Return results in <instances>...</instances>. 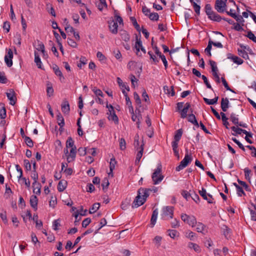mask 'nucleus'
<instances>
[{
	"label": "nucleus",
	"instance_id": "obj_1",
	"mask_svg": "<svg viewBox=\"0 0 256 256\" xmlns=\"http://www.w3.org/2000/svg\"><path fill=\"white\" fill-rule=\"evenodd\" d=\"M130 20L133 26L138 32V34H135L136 42L134 44V49L136 50V53L137 56H142V54L140 52V50H141L142 52H144V48L142 44L140 32H142V34H144V26H142V28H140L139 24L137 22L136 20L134 17L131 16L130 18Z\"/></svg>",
	"mask_w": 256,
	"mask_h": 256
},
{
	"label": "nucleus",
	"instance_id": "obj_2",
	"mask_svg": "<svg viewBox=\"0 0 256 256\" xmlns=\"http://www.w3.org/2000/svg\"><path fill=\"white\" fill-rule=\"evenodd\" d=\"M144 204V188H140L138 191L137 196L135 198L132 204V208H136Z\"/></svg>",
	"mask_w": 256,
	"mask_h": 256
},
{
	"label": "nucleus",
	"instance_id": "obj_3",
	"mask_svg": "<svg viewBox=\"0 0 256 256\" xmlns=\"http://www.w3.org/2000/svg\"><path fill=\"white\" fill-rule=\"evenodd\" d=\"M174 207L172 206H164L162 209L161 217L164 220H168L173 218Z\"/></svg>",
	"mask_w": 256,
	"mask_h": 256
},
{
	"label": "nucleus",
	"instance_id": "obj_4",
	"mask_svg": "<svg viewBox=\"0 0 256 256\" xmlns=\"http://www.w3.org/2000/svg\"><path fill=\"white\" fill-rule=\"evenodd\" d=\"M181 219L184 222L188 224L190 226L194 228L196 226V219L193 215H188L186 214H182L180 216Z\"/></svg>",
	"mask_w": 256,
	"mask_h": 256
},
{
	"label": "nucleus",
	"instance_id": "obj_5",
	"mask_svg": "<svg viewBox=\"0 0 256 256\" xmlns=\"http://www.w3.org/2000/svg\"><path fill=\"white\" fill-rule=\"evenodd\" d=\"M31 177L34 180L32 183L34 187L33 192L36 194H40L41 186L40 183L38 182V174L36 170H33Z\"/></svg>",
	"mask_w": 256,
	"mask_h": 256
},
{
	"label": "nucleus",
	"instance_id": "obj_6",
	"mask_svg": "<svg viewBox=\"0 0 256 256\" xmlns=\"http://www.w3.org/2000/svg\"><path fill=\"white\" fill-rule=\"evenodd\" d=\"M161 165H159L152 174V179L154 184H159L164 178V176L161 173Z\"/></svg>",
	"mask_w": 256,
	"mask_h": 256
},
{
	"label": "nucleus",
	"instance_id": "obj_7",
	"mask_svg": "<svg viewBox=\"0 0 256 256\" xmlns=\"http://www.w3.org/2000/svg\"><path fill=\"white\" fill-rule=\"evenodd\" d=\"M192 161V156L188 153L186 154L184 158L181 161L179 166L176 167V171L179 172L186 168Z\"/></svg>",
	"mask_w": 256,
	"mask_h": 256
},
{
	"label": "nucleus",
	"instance_id": "obj_8",
	"mask_svg": "<svg viewBox=\"0 0 256 256\" xmlns=\"http://www.w3.org/2000/svg\"><path fill=\"white\" fill-rule=\"evenodd\" d=\"M230 120L236 126H240L244 128H246L248 127L246 124L242 122H238V115H237L234 113H232L230 114Z\"/></svg>",
	"mask_w": 256,
	"mask_h": 256
},
{
	"label": "nucleus",
	"instance_id": "obj_9",
	"mask_svg": "<svg viewBox=\"0 0 256 256\" xmlns=\"http://www.w3.org/2000/svg\"><path fill=\"white\" fill-rule=\"evenodd\" d=\"M226 2L222 0H216L214 8L218 12H223L226 11Z\"/></svg>",
	"mask_w": 256,
	"mask_h": 256
},
{
	"label": "nucleus",
	"instance_id": "obj_10",
	"mask_svg": "<svg viewBox=\"0 0 256 256\" xmlns=\"http://www.w3.org/2000/svg\"><path fill=\"white\" fill-rule=\"evenodd\" d=\"M8 98L10 100V104L14 106L16 102V94L13 89H10L8 92H6Z\"/></svg>",
	"mask_w": 256,
	"mask_h": 256
},
{
	"label": "nucleus",
	"instance_id": "obj_11",
	"mask_svg": "<svg viewBox=\"0 0 256 256\" xmlns=\"http://www.w3.org/2000/svg\"><path fill=\"white\" fill-rule=\"evenodd\" d=\"M199 194L204 200H207L208 203L212 204L214 202L212 196L207 194L206 189L202 188V190L199 191Z\"/></svg>",
	"mask_w": 256,
	"mask_h": 256
},
{
	"label": "nucleus",
	"instance_id": "obj_12",
	"mask_svg": "<svg viewBox=\"0 0 256 256\" xmlns=\"http://www.w3.org/2000/svg\"><path fill=\"white\" fill-rule=\"evenodd\" d=\"M107 114L108 115V118L110 120L114 121L116 124H118V118L112 106H110V110H108V112L107 113Z\"/></svg>",
	"mask_w": 256,
	"mask_h": 256
},
{
	"label": "nucleus",
	"instance_id": "obj_13",
	"mask_svg": "<svg viewBox=\"0 0 256 256\" xmlns=\"http://www.w3.org/2000/svg\"><path fill=\"white\" fill-rule=\"evenodd\" d=\"M132 114V120L134 122H136V124L138 128L140 127V119H142V114H140V110L138 108H136V114L132 112V111L130 112Z\"/></svg>",
	"mask_w": 256,
	"mask_h": 256
},
{
	"label": "nucleus",
	"instance_id": "obj_14",
	"mask_svg": "<svg viewBox=\"0 0 256 256\" xmlns=\"http://www.w3.org/2000/svg\"><path fill=\"white\" fill-rule=\"evenodd\" d=\"M13 58V53L11 49H9L7 54L4 56V61L8 67H10L12 65V58Z\"/></svg>",
	"mask_w": 256,
	"mask_h": 256
},
{
	"label": "nucleus",
	"instance_id": "obj_15",
	"mask_svg": "<svg viewBox=\"0 0 256 256\" xmlns=\"http://www.w3.org/2000/svg\"><path fill=\"white\" fill-rule=\"evenodd\" d=\"M146 122L148 126V128L146 132V134L148 137L151 138L154 135V128L151 126V122L148 117L146 120Z\"/></svg>",
	"mask_w": 256,
	"mask_h": 256
},
{
	"label": "nucleus",
	"instance_id": "obj_16",
	"mask_svg": "<svg viewBox=\"0 0 256 256\" xmlns=\"http://www.w3.org/2000/svg\"><path fill=\"white\" fill-rule=\"evenodd\" d=\"M145 15L148 16L149 18L153 21H157L159 18V16L156 12H150L148 9L145 8Z\"/></svg>",
	"mask_w": 256,
	"mask_h": 256
},
{
	"label": "nucleus",
	"instance_id": "obj_17",
	"mask_svg": "<svg viewBox=\"0 0 256 256\" xmlns=\"http://www.w3.org/2000/svg\"><path fill=\"white\" fill-rule=\"evenodd\" d=\"M196 230L198 232L202 233L204 234H206L207 232V228L206 226L204 224L200 222H196Z\"/></svg>",
	"mask_w": 256,
	"mask_h": 256
},
{
	"label": "nucleus",
	"instance_id": "obj_18",
	"mask_svg": "<svg viewBox=\"0 0 256 256\" xmlns=\"http://www.w3.org/2000/svg\"><path fill=\"white\" fill-rule=\"evenodd\" d=\"M61 106L62 112L64 114L68 115L70 111V104L68 101L64 100Z\"/></svg>",
	"mask_w": 256,
	"mask_h": 256
},
{
	"label": "nucleus",
	"instance_id": "obj_19",
	"mask_svg": "<svg viewBox=\"0 0 256 256\" xmlns=\"http://www.w3.org/2000/svg\"><path fill=\"white\" fill-rule=\"evenodd\" d=\"M108 27L110 30L113 34H116L118 33V24L115 22L114 20H112L108 22Z\"/></svg>",
	"mask_w": 256,
	"mask_h": 256
},
{
	"label": "nucleus",
	"instance_id": "obj_20",
	"mask_svg": "<svg viewBox=\"0 0 256 256\" xmlns=\"http://www.w3.org/2000/svg\"><path fill=\"white\" fill-rule=\"evenodd\" d=\"M142 143H143V137H142ZM144 144H142L141 145H140V150L138 152L137 154H136V160H135V164L136 165H138L139 164V162H140V158H142V154H143V150H144V148H143V146H144Z\"/></svg>",
	"mask_w": 256,
	"mask_h": 256
},
{
	"label": "nucleus",
	"instance_id": "obj_21",
	"mask_svg": "<svg viewBox=\"0 0 256 256\" xmlns=\"http://www.w3.org/2000/svg\"><path fill=\"white\" fill-rule=\"evenodd\" d=\"M30 206L34 209V210H37L38 198L35 195H32L30 198Z\"/></svg>",
	"mask_w": 256,
	"mask_h": 256
},
{
	"label": "nucleus",
	"instance_id": "obj_22",
	"mask_svg": "<svg viewBox=\"0 0 256 256\" xmlns=\"http://www.w3.org/2000/svg\"><path fill=\"white\" fill-rule=\"evenodd\" d=\"M56 120L58 124L60 126V130H62V127L64 126V120L63 116H62L60 112H58L56 115Z\"/></svg>",
	"mask_w": 256,
	"mask_h": 256
},
{
	"label": "nucleus",
	"instance_id": "obj_23",
	"mask_svg": "<svg viewBox=\"0 0 256 256\" xmlns=\"http://www.w3.org/2000/svg\"><path fill=\"white\" fill-rule=\"evenodd\" d=\"M208 16L210 19L214 21L219 22L222 20L221 16L214 11L212 13L209 14Z\"/></svg>",
	"mask_w": 256,
	"mask_h": 256
},
{
	"label": "nucleus",
	"instance_id": "obj_24",
	"mask_svg": "<svg viewBox=\"0 0 256 256\" xmlns=\"http://www.w3.org/2000/svg\"><path fill=\"white\" fill-rule=\"evenodd\" d=\"M221 108L223 112H226L229 107V101L228 98H222Z\"/></svg>",
	"mask_w": 256,
	"mask_h": 256
},
{
	"label": "nucleus",
	"instance_id": "obj_25",
	"mask_svg": "<svg viewBox=\"0 0 256 256\" xmlns=\"http://www.w3.org/2000/svg\"><path fill=\"white\" fill-rule=\"evenodd\" d=\"M190 106V103L187 102L186 104L184 107L180 111V116L182 118H184L187 116V113L189 108Z\"/></svg>",
	"mask_w": 256,
	"mask_h": 256
},
{
	"label": "nucleus",
	"instance_id": "obj_26",
	"mask_svg": "<svg viewBox=\"0 0 256 256\" xmlns=\"http://www.w3.org/2000/svg\"><path fill=\"white\" fill-rule=\"evenodd\" d=\"M164 93L168 96H174L175 92L174 90L173 86L168 87V86H164Z\"/></svg>",
	"mask_w": 256,
	"mask_h": 256
},
{
	"label": "nucleus",
	"instance_id": "obj_27",
	"mask_svg": "<svg viewBox=\"0 0 256 256\" xmlns=\"http://www.w3.org/2000/svg\"><path fill=\"white\" fill-rule=\"evenodd\" d=\"M67 182L65 180H61L58 185V190L60 192H63L66 188Z\"/></svg>",
	"mask_w": 256,
	"mask_h": 256
},
{
	"label": "nucleus",
	"instance_id": "obj_28",
	"mask_svg": "<svg viewBox=\"0 0 256 256\" xmlns=\"http://www.w3.org/2000/svg\"><path fill=\"white\" fill-rule=\"evenodd\" d=\"M148 54L150 56V60L152 64H156L158 62V58L152 52H148Z\"/></svg>",
	"mask_w": 256,
	"mask_h": 256
},
{
	"label": "nucleus",
	"instance_id": "obj_29",
	"mask_svg": "<svg viewBox=\"0 0 256 256\" xmlns=\"http://www.w3.org/2000/svg\"><path fill=\"white\" fill-rule=\"evenodd\" d=\"M188 247L190 249L194 250L197 253H199L201 251L200 246L198 244L193 242H189L188 244Z\"/></svg>",
	"mask_w": 256,
	"mask_h": 256
},
{
	"label": "nucleus",
	"instance_id": "obj_30",
	"mask_svg": "<svg viewBox=\"0 0 256 256\" xmlns=\"http://www.w3.org/2000/svg\"><path fill=\"white\" fill-rule=\"evenodd\" d=\"M188 121L196 126V127L199 126V124L194 114H191L188 116Z\"/></svg>",
	"mask_w": 256,
	"mask_h": 256
},
{
	"label": "nucleus",
	"instance_id": "obj_31",
	"mask_svg": "<svg viewBox=\"0 0 256 256\" xmlns=\"http://www.w3.org/2000/svg\"><path fill=\"white\" fill-rule=\"evenodd\" d=\"M238 126H237L236 127V126H232L231 128V129L234 132H236V134H240L242 132V133L248 136V132H247L245 130H242L240 128H239Z\"/></svg>",
	"mask_w": 256,
	"mask_h": 256
},
{
	"label": "nucleus",
	"instance_id": "obj_32",
	"mask_svg": "<svg viewBox=\"0 0 256 256\" xmlns=\"http://www.w3.org/2000/svg\"><path fill=\"white\" fill-rule=\"evenodd\" d=\"M158 191V188L152 186L150 188H145V201L146 198L150 196V192L155 193Z\"/></svg>",
	"mask_w": 256,
	"mask_h": 256
},
{
	"label": "nucleus",
	"instance_id": "obj_33",
	"mask_svg": "<svg viewBox=\"0 0 256 256\" xmlns=\"http://www.w3.org/2000/svg\"><path fill=\"white\" fill-rule=\"evenodd\" d=\"M52 68L54 70V72L55 74L60 77V80H61L62 78H63V79H64L62 72L60 71L58 66L56 64L53 65Z\"/></svg>",
	"mask_w": 256,
	"mask_h": 256
},
{
	"label": "nucleus",
	"instance_id": "obj_34",
	"mask_svg": "<svg viewBox=\"0 0 256 256\" xmlns=\"http://www.w3.org/2000/svg\"><path fill=\"white\" fill-rule=\"evenodd\" d=\"M190 0L193 5L194 12L196 13L197 14H200V6L198 5L195 2H194V0ZM196 1L198 2H200V0H196Z\"/></svg>",
	"mask_w": 256,
	"mask_h": 256
},
{
	"label": "nucleus",
	"instance_id": "obj_35",
	"mask_svg": "<svg viewBox=\"0 0 256 256\" xmlns=\"http://www.w3.org/2000/svg\"><path fill=\"white\" fill-rule=\"evenodd\" d=\"M218 96H216L213 99H208V98H204V102L206 104H209V105H212V104H216L218 102Z\"/></svg>",
	"mask_w": 256,
	"mask_h": 256
},
{
	"label": "nucleus",
	"instance_id": "obj_36",
	"mask_svg": "<svg viewBox=\"0 0 256 256\" xmlns=\"http://www.w3.org/2000/svg\"><path fill=\"white\" fill-rule=\"evenodd\" d=\"M244 176L249 182H250L251 176H252V170L248 168H246L244 169Z\"/></svg>",
	"mask_w": 256,
	"mask_h": 256
},
{
	"label": "nucleus",
	"instance_id": "obj_37",
	"mask_svg": "<svg viewBox=\"0 0 256 256\" xmlns=\"http://www.w3.org/2000/svg\"><path fill=\"white\" fill-rule=\"evenodd\" d=\"M168 232V236L172 239L179 236L178 232L175 230H169Z\"/></svg>",
	"mask_w": 256,
	"mask_h": 256
},
{
	"label": "nucleus",
	"instance_id": "obj_38",
	"mask_svg": "<svg viewBox=\"0 0 256 256\" xmlns=\"http://www.w3.org/2000/svg\"><path fill=\"white\" fill-rule=\"evenodd\" d=\"M210 64L211 68H212V75L218 74V68L216 66V62L213 60H210Z\"/></svg>",
	"mask_w": 256,
	"mask_h": 256
},
{
	"label": "nucleus",
	"instance_id": "obj_39",
	"mask_svg": "<svg viewBox=\"0 0 256 256\" xmlns=\"http://www.w3.org/2000/svg\"><path fill=\"white\" fill-rule=\"evenodd\" d=\"M158 214V212L156 210H154L152 212V214L150 220L152 227L154 226L156 222Z\"/></svg>",
	"mask_w": 256,
	"mask_h": 256
},
{
	"label": "nucleus",
	"instance_id": "obj_40",
	"mask_svg": "<svg viewBox=\"0 0 256 256\" xmlns=\"http://www.w3.org/2000/svg\"><path fill=\"white\" fill-rule=\"evenodd\" d=\"M34 62L36 64L38 68H42V62L39 56L36 52H34Z\"/></svg>",
	"mask_w": 256,
	"mask_h": 256
},
{
	"label": "nucleus",
	"instance_id": "obj_41",
	"mask_svg": "<svg viewBox=\"0 0 256 256\" xmlns=\"http://www.w3.org/2000/svg\"><path fill=\"white\" fill-rule=\"evenodd\" d=\"M117 82L122 89L126 88L127 91L130 90L128 86L126 84L123 83L122 80L120 78H117Z\"/></svg>",
	"mask_w": 256,
	"mask_h": 256
},
{
	"label": "nucleus",
	"instance_id": "obj_42",
	"mask_svg": "<svg viewBox=\"0 0 256 256\" xmlns=\"http://www.w3.org/2000/svg\"><path fill=\"white\" fill-rule=\"evenodd\" d=\"M196 234L194 232L190 230H188L185 232V236L190 240H193L195 237Z\"/></svg>",
	"mask_w": 256,
	"mask_h": 256
},
{
	"label": "nucleus",
	"instance_id": "obj_43",
	"mask_svg": "<svg viewBox=\"0 0 256 256\" xmlns=\"http://www.w3.org/2000/svg\"><path fill=\"white\" fill-rule=\"evenodd\" d=\"M32 219L34 221L36 222V227L38 228H40L42 226V222L41 220H38V215L34 214Z\"/></svg>",
	"mask_w": 256,
	"mask_h": 256
},
{
	"label": "nucleus",
	"instance_id": "obj_44",
	"mask_svg": "<svg viewBox=\"0 0 256 256\" xmlns=\"http://www.w3.org/2000/svg\"><path fill=\"white\" fill-rule=\"evenodd\" d=\"M234 185L236 186V188L237 194L238 196H242V195H245V193L241 186H238L236 183H234Z\"/></svg>",
	"mask_w": 256,
	"mask_h": 256
},
{
	"label": "nucleus",
	"instance_id": "obj_45",
	"mask_svg": "<svg viewBox=\"0 0 256 256\" xmlns=\"http://www.w3.org/2000/svg\"><path fill=\"white\" fill-rule=\"evenodd\" d=\"M182 134V129L177 130L174 136V140L180 141Z\"/></svg>",
	"mask_w": 256,
	"mask_h": 256
},
{
	"label": "nucleus",
	"instance_id": "obj_46",
	"mask_svg": "<svg viewBox=\"0 0 256 256\" xmlns=\"http://www.w3.org/2000/svg\"><path fill=\"white\" fill-rule=\"evenodd\" d=\"M100 204L99 203H94L89 210L90 214H93L98 210Z\"/></svg>",
	"mask_w": 256,
	"mask_h": 256
},
{
	"label": "nucleus",
	"instance_id": "obj_47",
	"mask_svg": "<svg viewBox=\"0 0 256 256\" xmlns=\"http://www.w3.org/2000/svg\"><path fill=\"white\" fill-rule=\"evenodd\" d=\"M220 116H222V120L224 124L226 126V128H228V126L229 125V123L228 122V118H226L225 114L222 112H220Z\"/></svg>",
	"mask_w": 256,
	"mask_h": 256
},
{
	"label": "nucleus",
	"instance_id": "obj_48",
	"mask_svg": "<svg viewBox=\"0 0 256 256\" xmlns=\"http://www.w3.org/2000/svg\"><path fill=\"white\" fill-rule=\"evenodd\" d=\"M47 96L49 97L52 96L54 94V89L51 84H47L46 88Z\"/></svg>",
	"mask_w": 256,
	"mask_h": 256
},
{
	"label": "nucleus",
	"instance_id": "obj_49",
	"mask_svg": "<svg viewBox=\"0 0 256 256\" xmlns=\"http://www.w3.org/2000/svg\"><path fill=\"white\" fill-rule=\"evenodd\" d=\"M116 164V160L115 158H112L110 162V170L111 172H112L113 170L115 168Z\"/></svg>",
	"mask_w": 256,
	"mask_h": 256
},
{
	"label": "nucleus",
	"instance_id": "obj_50",
	"mask_svg": "<svg viewBox=\"0 0 256 256\" xmlns=\"http://www.w3.org/2000/svg\"><path fill=\"white\" fill-rule=\"evenodd\" d=\"M6 117V110L5 108L2 106L0 105V118L2 119H4Z\"/></svg>",
	"mask_w": 256,
	"mask_h": 256
},
{
	"label": "nucleus",
	"instance_id": "obj_51",
	"mask_svg": "<svg viewBox=\"0 0 256 256\" xmlns=\"http://www.w3.org/2000/svg\"><path fill=\"white\" fill-rule=\"evenodd\" d=\"M75 146H74V142L72 138L71 137H68L66 142V147L68 148H73Z\"/></svg>",
	"mask_w": 256,
	"mask_h": 256
},
{
	"label": "nucleus",
	"instance_id": "obj_52",
	"mask_svg": "<svg viewBox=\"0 0 256 256\" xmlns=\"http://www.w3.org/2000/svg\"><path fill=\"white\" fill-rule=\"evenodd\" d=\"M36 49L38 51H40L44 55L46 52L44 50V46L42 42H39L38 45V47L36 48Z\"/></svg>",
	"mask_w": 256,
	"mask_h": 256
},
{
	"label": "nucleus",
	"instance_id": "obj_53",
	"mask_svg": "<svg viewBox=\"0 0 256 256\" xmlns=\"http://www.w3.org/2000/svg\"><path fill=\"white\" fill-rule=\"evenodd\" d=\"M24 142L26 145L32 148L34 146V142L28 136L24 138Z\"/></svg>",
	"mask_w": 256,
	"mask_h": 256
},
{
	"label": "nucleus",
	"instance_id": "obj_54",
	"mask_svg": "<svg viewBox=\"0 0 256 256\" xmlns=\"http://www.w3.org/2000/svg\"><path fill=\"white\" fill-rule=\"evenodd\" d=\"M122 38L125 42H128L130 40V35L126 32L123 31L121 34Z\"/></svg>",
	"mask_w": 256,
	"mask_h": 256
},
{
	"label": "nucleus",
	"instance_id": "obj_55",
	"mask_svg": "<svg viewBox=\"0 0 256 256\" xmlns=\"http://www.w3.org/2000/svg\"><path fill=\"white\" fill-rule=\"evenodd\" d=\"M134 98L135 100L136 103L139 106L140 108L141 100L139 96L136 92H134Z\"/></svg>",
	"mask_w": 256,
	"mask_h": 256
},
{
	"label": "nucleus",
	"instance_id": "obj_56",
	"mask_svg": "<svg viewBox=\"0 0 256 256\" xmlns=\"http://www.w3.org/2000/svg\"><path fill=\"white\" fill-rule=\"evenodd\" d=\"M109 182L108 179L106 178L102 180V190H103L105 191L106 189H107L108 188V186H109Z\"/></svg>",
	"mask_w": 256,
	"mask_h": 256
},
{
	"label": "nucleus",
	"instance_id": "obj_57",
	"mask_svg": "<svg viewBox=\"0 0 256 256\" xmlns=\"http://www.w3.org/2000/svg\"><path fill=\"white\" fill-rule=\"evenodd\" d=\"M126 104L128 106L130 112L132 111V112L133 113V108L132 106V102H130V98L128 96H126Z\"/></svg>",
	"mask_w": 256,
	"mask_h": 256
},
{
	"label": "nucleus",
	"instance_id": "obj_58",
	"mask_svg": "<svg viewBox=\"0 0 256 256\" xmlns=\"http://www.w3.org/2000/svg\"><path fill=\"white\" fill-rule=\"evenodd\" d=\"M246 36L249 39L256 43V36L251 31L248 32Z\"/></svg>",
	"mask_w": 256,
	"mask_h": 256
},
{
	"label": "nucleus",
	"instance_id": "obj_59",
	"mask_svg": "<svg viewBox=\"0 0 256 256\" xmlns=\"http://www.w3.org/2000/svg\"><path fill=\"white\" fill-rule=\"evenodd\" d=\"M120 147L121 150H124L126 148V142L124 138H121L120 139Z\"/></svg>",
	"mask_w": 256,
	"mask_h": 256
},
{
	"label": "nucleus",
	"instance_id": "obj_60",
	"mask_svg": "<svg viewBox=\"0 0 256 256\" xmlns=\"http://www.w3.org/2000/svg\"><path fill=\"white\" fill-rule=\"evenodd\" d=\"M24 166L25 167V168L26 170L29 171L31 170V164L29 160H24Z\"/></svg>",
	"mask_w": 256,
	"mask_h": 256
},
{
	"label": "nucleus",
	"instance_id": "obj_61",
	"mask_svg": "<svg viewBox=\"0 0 256 256\" xmlns=\"http://www.w3.org/2000/svg\"><path fill=\"white\" fill-rule=\"evenodd\" d=\"M54 230H58V227L60 226V220L59 219L56 220L53 222Z\"/></svg>",
	"mask_w": 256,
	"mask_h": 256
},
{
	"label": "nucleus",
	"instance_id": "obj_62",
	"mask_svg": "<svg viewBox=\"0 0 256 256\" xmlns=\"http://www.w3.org/2000/svg\"><path fill=\"white\" fill-rule=\"evenodd\" d=\"M100 2L98 5V8L100 10L102 11L104 8V7H107V4L106 3V0L104 1H100Z\"/></svg>",
	"mask_w": 256,
	"mask_h": 256
},
{
	"label": "nucleus",
	"instance_id": "obj_63",
	"mask_svg": "<svg viewBox=\"0 0 256 256\" xmlns=\"http://www.w3.org/2000/svg\"><path fill=\"white\" fill-rule=\"evenodd\" d=\"M92 91L96 96H103L102 92L100 90L94 87L92 88Z\"/></svg>",
	"mask_w": 256,
	"mask_h": 256
},
{
	"label": "nucleus",
	"instance_id": "obj_64",
	"mask_svg": "<svg viewBox=\"0 0 256 256\" xmlns=\"http://www.w3.org/2000/svg\"><path fill=\"white\" fill-rule=\"evenodd\" d=\"M91 220L90 218H85L82 222V226L83 228H86V226L90 223Z\"/></svg>",
	"mask_w": 256,
	"mask_h": 256
}]
</instances>
